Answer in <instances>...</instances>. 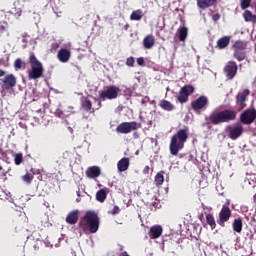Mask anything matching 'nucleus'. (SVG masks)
Segmentation results:
<instances>
[{
  "instance_id": "nucleus-1",
  "label": "nucleus",
  "mask_w": 256,
  "mask_h": 256,
  "mask_svg": "<svg viewBox=\"0 0 256 256\" xmlns=\"http://www.w3.org/2000/svg\"><path fill=\"white\" fill-rule=\"evenodd\" d=\"M238 112L235 110H231L230 108H226L225 110H219V108H215L208 117H205L206 125H220L223 123H230V121H235L237 118Z\"/></svg>"
},
{
  "instance_id": "nucleus-2",
  "label": "nucleus",
  "mask_w": 256,
  "mask_h": 256,
  "mask_svg": "<svg viewBox=\"0 0 256 256\" xmlns=\"http://www.w3.org/2000/svg\"><path fill=\"white\" fill-rule=\"evenodd\" d=\"M100 220L99 215L92 210H88L84 214V217L80 218L79 227L87 233V230L90 233H96L99 230Z\"/></svg>"
},
{
  "instance_id": "nucleus-3",
  "label": "nucleus",
  "mask_w": 256,
  "mask_h": 256,
  "mask_svg": "<svg viewBox=\"0 0 256 256\" xmlns=\"http://www.w3.org/2000/svg\"><path fill=\"white\" fill-rule=\"evenodd\" d=\"M189 127L185 126L184 129L177 131V134L173 135L170 140V153L172 155H178L180 150L184 148V144L188 140Z\"/></svg>"
},
{
  "instance_id": "nucleus-4",
  "label": "nucleus",
  "mask_w": 256,
  "mask_h": 256,
  "mask_svg": "<svg viewBox=\"0 0 256 256\" xmlns=\"http://www.w3.org/2000/svg\"><path fill=\"white\" fill-rule=\"evenodd\" d=\"M29 62L31 65L30 70L28 71V77L30 80H38L44 76L45 68L43 63L37 59L34 52H30Z\"/></svg>"
},
{
  "instance_id": "nucleus-5",
  "label": "nucleus",
  "mask_w": 256,
  "mask_h": 256,
  "mask_svg": "<svg viewBox=\"0 0 256 256\" xmlns=\"http://www.w3.org/2000/svg\"><path fill=\"white\" fill-rule=\"evenodd\" d=\"M120 91V88L117 86H109L106 90L99 92L100 101L117 99Z\"/></svg>"
},
{
  "instance_id": "nucleus-6",
  "label": "nucleus",
  "mask_w": 256,
  "mask_h": 256,
  "mask_svg": "<svg viewBox=\"0 0 256 256\" xmlns=\"http://www.w3.org/2000/svg\"><path fill=\"white\" fill-rule=\"evenodd\" d=\"M0 86L2 90H11L17 86V77L13 74H6L3 78H0Z\"/></svg>"
},
{
  "instance_id": "nucleus-7",
  "label": "nucleus",
  "mask_w": 256,
  "mask_h": 256,
  "mask_svg": "<svg viewBox=\"0 0 256 256\" xmlns=\"http://www.w3.org/2000/svg\"><path fill=\"white\" fill-rule=\"evenodd\" d=\"M195 92V87L191 85H185L181 87L177 95V101L181 104L187 103L189 96Z\"/></svg>"
},
{
  "instance_id": "nucleus-8",
  "label": "nucleus",
  "mask_w": 256,
  "mask_h": 256,
  "mask_svg": "<svg viewBox=\"0 0 256 256\" xmlns=\"http://www.w3.org/2000/svg\"><path fill=\"white\" fill-rule=\"evenodd\" d=\"M139 128L136 121H130V122H121L116 127V132L119 134H129L132 133V131H135Z\"/></svg>"
},
{
  "instance_id": "nucleus-9",
  "label": "nucleus",
  "mask_w": 256,
  "mask_h": 256,
  "mask_svg": "<svg viewBox=\"0 0 256 256\" xmlns=\"http://www.w3.org/2000/svg\"><path fill=\"white\" fill-rule=\"evenodd\" d=\"M256 119V110L255 108H247L240 115V122L244 125H250Z\"/></svg>"
},
{
  "instance_id": "nucleus-10",
  "label": "nucleus",
  "mask_w": 256,
  "mask_h": 256,
  "mask_svg": "<svg viewBox=\"0 0 256 256\" xmlns=\"http://www.w3.org/2000/svg\"><path fill=\"white\" fill-rule=\"evenodd\" d=\"M209 100L207 96H200L191 102V108L195 113L207 108Z\"/></svg>"
},
{
  "instance_id": "nucleus-11",
  "label": "nucleus",
  "mask_w": 256,
  "mask_h": 256,
  "mask_svg": "<svg viewBox=\"0 0 256 256\" xmlns=\"http://www.w3.org/2000/svg\"><path fill=\"white\" fill-rule=\"evenodd\" d=\"M225 131L230 139L237 140L238 138L242 137L244 129L241 124H238L236 126H227Z\"/></svg>"
},
{
  "instance_id": "nucleus-12",
  "label": "nucleus",
  "mask_w": 256,
  "mask_h": 256,
  "mask_svg": "<svg viewBox=\"0 0 256 256\" xmlns=\"http://www.w3.org/2000/svg\"><path fill=\"white\" fill-rule=\"evenodd\" d=\"M231 215V208L228 207V205H223L219 213V218L217 219L218 225H220V227H225V223L230 220Z\"/></svg>"
},
{
  "instance_id": "nucleus-13",
  "label": "nucleus",
  "mask_w": 256,
  "mask_h": 256,
  "mask_svg": "<svg viewBox=\"0 0 256 256\" xmlns=\"http://www.w3.org/2000/svg\"><path fill=\"white\" fill-rule=\"evenodd\" d=\"M238 73V64L235 61H229L226 66H224V74L228 80L235 79Z\"/></svg>"
},
{
  "instance_id": "nucleus-14",
  "label": "nucleus",
  "mask_w": 256,
  "mask_h": 256,
  "mask_svg": "<svg viewBox=\"0 0 256 256\" xmlns=\"http://www.w3.org/2000/svg\"><path fill=\"white\" fill-rule=\"evenodd\" d=\"M249 95H250V90L248 88H246L242 92H239L236 95V105L239 106V110H243L246 108V101Z\"/></svg>"
},
{
  "instance_id": "nucleus-15",
  "label": "nucleus",
  "mask_w": 256,
  "mask_h": 256,
  "mask_svg": "<svg viewBox=\"0 0 256 256\" xmlns=\"http://www.w3.org/2000/svg\"><path fill=\"white\" fill-rule=\"evenodd\" d=\"M57 59L66 64L71 59V51L67 48H60L57 52Z\"/></svg>"
},
{
  "instance_id": "nucleus-16",
  "label": "nucleus",
  "mask_w": 256,
  "mask_h": 256,
  "mask_svg": "<svg viewBox=\"0 0 256 256\" xmlns=\"http://www.w3.org/2000/svg\"><path fill=\"white\" fill-rule=\"evenodd\" d=\"M65 221L68 223V225H76V223L79 221V210L76 209L69 212L65 218Z\"/></svg>"
},
{
  "instance_id": "nucleus-17",
  "label": "nucleus",
  "mask_w": 256,
  "mask_h": 256,
  "mask_svg": "<svg viewBox=\"0 0 256 256\" xmlns=\"http://www.w3.org/2000/svg\"><path fill=\"white\" fill-rule=\"evenodd\" d=\"M99 175H101V169L99 168V166H90V167L86 170V176H87L89 179L98 178Z\"/></svg>"
},
{
  "instance_id": "nucleus-18",
  "label": "nucleus",
  "mask_w": 256,
  "mask_h": 256,
  "mask_svg": "<svg viewBox=\"0 0 256 256\" xmlns=\"http://www.w3.org/2000/svg\"><path fill=\"white\" fill-rule=\"evenodd\" d=\"M231 43V37L230 36H224L222 38H219L216 42V47L219 50H224L226 47H228Z\"/></svg>"
},
{
  "instance_id": "nucleus-19",
  "label": "nucleus",
  "mask_w": 256,
  "mask_h": 256,
  "mask_svg": "<svg viewBox=\"0 0 256 256\" xmlns=\"http://www.w3.org/2000/svg\"><path fill=\"white\" fill-rule=\"evenodd\" d=\"M144 48L146 50H150L152 49V47L155 45V37L152 36V34H150L149 36H146L144 39H143V42H142Z\"/></svg>"
},
{
  "instance_id": "nucleus-20",
  "label": "nucleus",
  "mask_w": 256,
  "mask_h": 256,
  "mask_svg": "<svg viewBox=\"0 0 256 256\" xmlns=\"http://www.w3.org/2000/svg\"><path fill=\"white\" fill-rule=\"evenodd\" d=\"M162 233L163 228L161 226H152L150 228L149 236L155 240L156 238L161 237Z\"/></svg>"
},
{
  "instance_id": "nucleus-21",
  "label": "nucleus",
  "mask_w": 256,
  "mask_h": 256,
  "mask_svg": "<svg viewBox=\"0 0 256 256\" xmlns=\"http://www.w3.org/2000/svg\"><path fill=\"white\" fill-rule=\"evenodd\" d=\"M130 160L129 158H122L118 161L117 168L119 172H125L129 169Z\"/></svg>"
},
{
  "instance_id": "nucleus-22",
  "label": "nucleus",
  "mask_w": 256,
  "mask_h": 256,
  "mask_svg": "<svg viewBox=\"0 0 256 256\" xmlns=\"http://www.w3.org/2000/svg\"><path fill=\"white\" fill-rule=\"evenodd\" d=\"M217 0H197V6L201 9H206L214 6Z\"/></svg>"
},
{
  "instance_id": "nucleus-23",
  "label": "nucleus",
  "mask_w": 256,
  "mask_h": 256,
  "mask_svg": "<svg viewBox=\"0 0 256 256\" xmlns=\"http://www.w3.org/2000/svg\"><path fill=\"white\" fill-rule=\"evenodd\" d=\"M233 57L239 62H242L247 59L246 50H234Z\"/></svg>"
},
{
  "instance_id": "nucleus-24",
  "label": "nucleus",
  "mask_w": 256,
  "mask_h": 256,
  "mask_svg": "<svg viewBox=\"0 0 256 256\" xmlns=\"http://www.w3.org/2000/svg\"><path fill=\"white\" fill-rule=\"evenodd\" d=\"M107 199V188H103L96 192V201L104 203Z\"/></svg>"
},
{
  "instance_id": "nucleus-25",
  "label": "nucleus",
  "mask_w": 256,
  "mask_h": 256,
  "mask_svg": "<svg viewBox=\"0 0 256 256\" xmlns=\"http://www.w3.org/2000/svg\"><path fill=\"white\" fill-rule=\"evenodd\" d=\"M81 106L84 111H87L88 113H95V108L92 107L91 101L87 100V98H84V100H82Z\"/></svg>"
},
{
  "instance_id": "nucleus-26",
  "label": "nucleus",
  "mask_w": 256,
  "mask_h": 256,
  "mask_svg": "<svg viewBox=\"0 0 256 256\" xmlns=\"http://www.w3.org/2000/svg\"><path fill=\"white\" fill-rule=\"evenodd\" d=\"M232 228L235 232L237 233H241L242 232V228H243V222H242V218H236L234 219L233 223H232Z\"/></svg>"
},
{
  "instance_id": "nucleus-27",
  "label": "nucleus",
  "mask_w": 256,
  "mask_h": 256,
  "mask_svg": "<svg viewBox=\"0 0 256 256\" xmlns=\"http://www.w3.org/2000/svg\"><path fill=\"white\" fill-rule=\"evenodd\" d=\"M144 13L142 12L141 9L138 10H134L131 14H130V20L131 21H141V19L143 18Z\"/></svg>"
},
{
  "instance_id": "nucleus-28",
  "label": "nucleus",
  "mask_w": 256,
  "mask_h": 256,
  "mask_svg": "<svg viewBox=\"0 0 256 256\" xmlns=\"http://www.w3.org/2000/svg\"><path fill=\"white\" fill-rule=\"evenodd\" d=\"M160 108L166 111H173L175 109V106L168 100H162L160 102Z\"/></svg>"
},
{
  "instance_id": "nucleus-29",
  "label": "nucleus",
  "mask_w": 256,
  "mask_h": 256,
  "mask_svg": "<svg viewBox=\"0 0 256 256\" xmlns=\"http://www.w3.org/2000/svg\"><path fill=\"white\" fill-rule=\"evenodd\" d=\"M243 18L246 22H256V15L250 12V10H245L243 13Z\"/></svg>"
},
{
  "instance_id": "nucleus-30",
  "label": "nucleus",
  "mask_w": 256,
  "mask_h": 256,
  "mask_svg": "<svg viewBox=\"0 0 256 256\" xmlns=\"http://www.w3.org/2000/svg\"><path fill=\"white\" fill-rule=\"evenodd\" d=\"M178 37L179 41H185L186 38L188 37V28L187 27H180L178 30Z\"/></svg>"
},
{
  "instance_id": "nucleus-31",
  "label": "nucleus",
  "mask_w": 256,
  "mask_h": 256,
  "mask_svg": "<svg viewBox=\"0 0 256 256\" xmlns=\"http://www.w3.org/2000/svg\"><path fill=\"white\" fill-rule=\"evenodd\" d=\"M233 50H246L247 49V43L244 42V40H236V42L233 44Z\"/></svg>"
},
{
  "instance_id": "nucleus-32",
  "label": "nucleus",
  "mask_w": 256,
  "mask_h": 256,
  "mask_svg": "<svg viewBox=\"0 0 256 256\" xmlns=\"http://www.w3.org/2000/svg\"><path fill=\"white\" fill-rule=\"evenodd\" d=\"M206 222L211 227L212 230H215V228L217 227V224L215 222V217L211 213L206 214Z\"/></svg>"
},
{
  "instance_id": "nucleus-33",
  "label": "nucleus",
  "mask_w": 256,
  "mask_h": 256,
  "mask_svg": "<svg viewBox=\"0 0 256 256\" xmlns=\"http://www.w3.org/2000/svg\"><path fill=\"white\" fill-rule=\"evenodd\" d=\"M25 67H26V63L23 62L21 58L15 59V61H14V69L16 71L21 70V69H25Z\"/></svg>"
},
{
  "instance_id": "nucleus-34",
  "label": "nucleus",
  "mask_w": 256,
  "mask_h": 256,
  "mask_svg": "<svg viewBox=\"0 0 256 256\" xmlns=\"http://www.w3.org/2000/svg\"><path fill=\"white\" fill-rule=\"evenodd\" d=\"M21 178L24 183H26L27 185H30L33 182L34 175L30 173H26L25 175H22Z\"/></svg>"
},
{
  "instance_id": "nucleus-35",
  "label": "nucleus",
  "mask_w": 256,
  "mask_h": 256,
  "mask_svg": "<svg viewBox=\"0 0 256 256\" xmlns=\"http://www.w3.org/2000/svg\"><path fill=\"white\" fill-rule=\"evenodd\" d=\"M164 182H165L164 171H162L161 173H158L155 176V183L157 186H161V184H163Z\"/></svg>"
},
{
  "instance_id": "nucleus-36",
  "label": "nucleus",
  "mask_w": 256,
  "mask_h": 256,
  "mask_svg": "<svg viewBox=\"0 0 256 256\" xmlns=\"http://www.w3.org/2000/svg\"><path fill=\"white\" fill-rule=\"evenodd\" d=\"M252 0H240V6L242 9L250 7Z\"/></svg>"
},
{
  "instance_id": "nucleus-37",
  "label": "nucleus",
  "mask_w": 256,
  "mask_h": 256,
  "mask_svg": "<svg viewBox=\"0 0 256 256\" xmlns=\"http://www.w3.org/2000/svg\"><path fill=\"white\" fill-rule=\"evenodd\" d=\"M123 95L126 97V99H129L131 96H133V91L131 88H125L123 91Z\"/></svg>"
},
{
  "instance_id": "nucleus-38",
  "label": "nucleus",
  "mask_w": 256,
  "mask_h": 256,
  "mask_svg": "<svg viewBox=\"0 0 256 256\" xmlns=\"http://www.w3.org/2000/svg\"><path fill=\"white\" fill-rule=\"evenodd\" d=\"M23 162V156L22 154H16L14 158V163L16 165H20Z\"/></svg>"
},
{
  "instance_id": "nucleus-39",
  "label": "nucleus",
  "mask_w": 256,
  "mask_h": 256,
  "mask_svg": "<svg viewBox=\"0 0 256 256\" xmlns=\"http://www.w3.org/2000/svg\"><path fill=\"white\" fill-rule=\"evenodd\" d=\"M134 64H135V59H134V57H128V58L126 59V66H128V67H133Z\"/></svg>"
},
{
  "instance_id": "nucleus-40",
  "label": "nucleus",
  "mask_w": 256,
  "mask_h": 256,
  "mask_svg": "<svg viewBox=\"0 0 256 256\" xmlns=\"http://www.w3.org/2000/svg\"><path fill=\"white\" fill-rule=\"evenodd\" d=\"M8 24L5 22H0V33L7 31Z\"/></svg>"
},
{
  "instance_id": "nucleus-41",
  "label": "nucleus",
  "mask_w": 256,
  "mask_h": 256,
  "mask_svg": "<svg viewBox=\"0 0 256 256\" xmlns=\"http://www.w3.org/2000/svg\"><path fill=\"white\" fill-rule=\"evenodd\" d=\"M119 212L120 208L118 207V205H115V207L111 210V215H118Z\"/></svg>"
},
{
  "instance_id": "nucleus-42",
  "label": "nucleus",
  "mask_w": 256,
  "mask_h": 256,
  "mask_svg": "<svg viewBox=\"0 0 256 256\" xmlns=\"http://www.w3.org/2000/svg\"><path fill=\"white\" fill-rule=\"evenodd\" d=\"M7 173H8V171H5V170L2 168L1 164H0V179L6 177V174H7Z\"/></svg>"
},
{
  "instance_id": "nucleus-43",
  "label": "nucleus",
  "mask_w": 256,
  "mask_h": 256,
  "mask_svg": "<svg viewBox=\"0 0 256 256\" xmlns=\"http://www.w3.org/2000/svg\"><path fill=\"white\" fill-rule=\"evenodd\" d=\"M0 66L8 67L9 63L5 61V58H0Z\"/></svg>"
},
{
  "instance_id": "nucleus-44",
  "label": "nucleus",
  "mask_w": 256,
  "mask_h": 256,
  "mask_svg": "<svg viewBox=\"0 0 256 256\" xmlns=\"http://www.w3.org/2000/svg\"><path fill=\"white\" fill-rule=\"evenodd\" d=\"M8 13H10L11 15H14L16 17H20L21 16V11L15 12L14 9L10 10Z\"/></svg>"
},
{
  "instance_id": "nucleus-45",
  "label": "nucleus",
  "mask_w": 256,
  "mask_h": 256,
  "mask_svg": "<svg viewBox=\"0 0 256 256\" xmlns=\"http://www.w3.org/2000/svg\"><path fill=\"white\" fill-rule=\"evenodd\" d=\"M137 64L143 66L145 64V59L143 57L137 58Z\"/></svg>"
},
{
  "instance_id": "nucleus-46",
  "label": "nucleus",
  "mask_w": 256,
  "mask_h": 256,
  "mask_svg": "<svg viewBox=\"0 0 256 256\" xmlns=\"http://www.w3.org/2000/svg\"><path fill=\"white\" fill-rule=\"evenodd\" d=\"M220 18H221L220 14H213V15H212V20H213L214 22L219 21Z\"/></svg>"
},
{
  "instance_id": "nucleus-47",
  "label": "nucleus",
  "mask_w": 256,
  "mask_h": 256,
  "mask_svg": "<svg viewBox=\"0 0 256 256\" xmlns=\"http://www.w3.org/2000/svg\"><path fill=\"white\" fill-rule=\"evenodd\" d=\"M26 37H28V33H23V34H22V38H23V39H22V42H23V43H27Z\"/></svg>"
},
{
  "instance_id": "nucleus-48",
  "label": "nucleus",
  "mask_w": 256,
  "mask_h": 256,
  "mask_svg": "<svg viewBox=\"0 0 256 256\" xmlns=\"http://www.w3.org/2000/svg\"><path fill=\"white\" fill-rule=\"evenodd\" d=\"M150 168L149 165H146L145 168L143 169V174H149Z\"/></svg>"
},
{
  "instance_id": "nucleus-49",
  "label": "nucleus",
  "mask_w": 256,
  "mask_h": 256,
  "mask_svg": "<svg viewBox=\"0 0 256 256\" xmlns=\"http://www.w3.org/2000/svg\"><path fill=\"white\" fill-rule=\"evenodd\" d=\"M68 110L70 111V113L75 114L76 111H74V107L73 106H68Z\"/></svg>"
},
{
  "instance_id": "nucleus-50",
  "label": "nucleus",
  "mask_w": 256,
  "mask_h": 256,
  "mask_svg": "<svg viewBox=\"0 0 256 256\" xmlns=\"http://www.w3.org/2000/svg\"><path fill=\"white\" fill-rule=\"evenodd\" d=\"M3 76H5V71L1 70V68H0V78Z\"/></svg>"
},
{
  "instance_id": "nucleus-51",
  "label": "nucleus",
  "mask_w": 256,
  "mask_h": 256,
  "mask_svg": "<svg viewBox=\"0 0 256 256\" xmlns=\"http://www.w3.org/2000/svg\"><path fill=\"white\" fill-rule=\"evenodd\" d=\"M146 101H149V97H145V98L142 100V104H145Z\"/></svg>"
},
{
  "instance_id": "nucleus-52",
  "label": "nucleus",
  "mask_w": 256,
  "mask_h": 256,
  "mask_svg": "<svg viewBox=\"0 0 256 256\" xmlns=\"http://www.w3.org/2000/svg\"><path fill=\"white\" fill-rule=\"evenodd\" d=\"M128 28H129V24H126L125 26H124V30H128Z\"/></svg>"
},
{
  "instance_id": "nucleus-53",
  "label": "nucleus",
  "mask_w": 256,
  "mask_h": 256,
  "mask_svg": "<svg viewBox=\"0 0 256 256\" xmlns=\"http://www.w3.org/2000/svg\"><path fill=\"white\" fill-rule=\"evenodd\" d=\"M99 106H100V108H101V106H102V103H101V101L99 102Z\"/></svg>"
},
{
  "instance_id": "nucleus-54",
  "label": "nucleus",
  "mask_w": 256,
  "mask_h": 256,
  "mask_svg": "<svg viewBox=\"0 0 256 256\" xmlns=\"http://www.w3.org/2000/svg\"><path fill=\"white\" fill-rule=\"evenodd\" d=\"M123 256H129V254H124Z\"/></svg>"
},
{
  "instance_id": "nucleus-55",
  "label": "nucleus",
  "mask_w": 256,
  "mask_h": 256,
  "mask_svg": "<svg viewBox=\"0 0 256 256\" xmlns=\"http://www.w3.org/2000/svg\"><path fill=\"white\" fill-rule=\"evenodd\" d=\"M254 199H256V194L254 195Z\"/></svg>"
}]
</instances>
